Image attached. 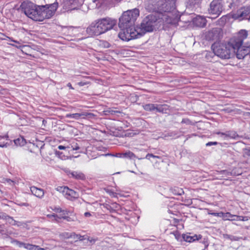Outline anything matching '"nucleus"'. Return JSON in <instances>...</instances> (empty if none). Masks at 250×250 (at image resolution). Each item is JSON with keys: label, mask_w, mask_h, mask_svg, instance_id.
<instances>
[{"label": "nucleus", "mask_w": 250, "mask_h": 250, "mask_svg": "<svg viewBox=\"0 0 250 250\" xmlns=\"http://www.w3.org/2000/svg\"><path fill=\"white\" fill-rule=\"evenodd\" d=\"M58 7L57 1L45 5H36L31 2L24 1L21 4L19 10L34 21H42L51 18Z\"/></svg>", "instance_id": "nucleus-1"}, {"label": "nucleus", "mask_w": 250, "mask_h": 250, "mask_svg": "<svg viewBox=\"0 0 250 250\" xmlns=\"http://www.w3.org/2000/svg\"><path fill=\"white\" fill-rule=\"evenodd\" d=\"M174 3L169 0H148L146 4V9L149 12L158 13L162 18V25L176 24L178 21L176 16L171 13L175 9Z\"/></svg>", "instance_id": "nucleus-2"}, {"label": "nucleus", "mask_w": 250, "mask_h": 250, "mask_svg": "<svg viewBox=\"0 0 250 250\" xmlns=\"http://www.w3.org/2000/svg\"><path fill=\"white\" fill-rule=\"evenodd\" d=\"M139 16V10L136 8L123 13L119 22V27L122 31L118 34V37L121 40L129 41L135 39L131 33L137 31V27H135L134 25Z\"/></svg>", "instance_id": "nucleus-3"}, {"label": "nucleus", "mask_w": 250, "mask_h": 250, "mask_svg": "<svg viewBox=\"0 0 250 250\" xmlns=\"http://www.w3.org/2000/svg\"><path fill=\"white\" fill-rule=\"evenodd\" d=\"M162 18L158 13L146 16L142 21L140 27H137L136 32L131 33L135 39L139 38L147 32H151L159 29L162 25Z\"/></svg>", "instance_id": "nucleus-4"}, {"label": "nucleus", "mask_w": 250, "mask_h": 250, "mask_svg": "<svg viewBox=\"0 0 250 250\" xmlns=\"http://www.w3.org/2000/svg\"><path fill=\"white\" fill-rule=\"evenodd\" d=\"M233 47L230 40L227 44L216 42L211 46L214 54L222 59H229L233 57Z\"/></svg>", "instance_id": "nucleus-5"}, {"label": "nucleus", "mask_w": 250, "mask_h": 250, "mask_svg": "<svg viewBox=\"0 0 250 250\" xmlns=\"http://www.w3.org/2000/svg\"><path fill=\"white\" fill-rule=\"evenodd\" d=\"M230 43L232 45H234L233 57L236 55L238 59H242L250 54V45H243L242 44V39L232 38L230 39Z\"/></svg>", "instance_id": "nucleus-6"}, {"label": "nucleus", "mask_w": 250, "mask_h": 250, "mask_svg": "<svg viewBox=\"0 0 250 250\" xmlns=\"http://www.w3.org/2000/svg\"><path fill=\"white\" fill-rule=\"evenodd\" d=\"M98 20L103 34L113 29L117 23V20L109 17L99 19Z\"/></svg>", "instance_id": "nucleus-7"}, {"label": "nucleus", "mask_w": 250, "mask_h": 250, "mask_svg": "<svg viewBox=\"0 0 250 250\" xmlns=\"http://www.w3.org/2000/svg\"><path fill=\"white\" fill-rule=\"evenodd\" d=\"M221 0H213L210 3L208 12L209 14L214 16L212 19L219 17L223 11Z\"/></svg>", "instance_id": "nucleus-8"}, {"label": "nucleus", "mask_w": 250, "mask_h": 250, "mask_svg": "<svg viewBox=\"0 0 250 250\" xmlns=\"http://www.w3.org/2000/svg\"><path fill=\"white\" fill-rule=\"evenodd\" d=\"M102 29L98 19L94 21L87 27L86 33L90 36H97L102 34Z\"/></svg>", "instance_id": "nucleus-9"}, {"label": "nucleus", "mask_w": 250, "mask_h": 250, "mask_svg": "<svg viewBox=\"0 0 250 250\" xmlns=\"http://www.w3.org/2000/svg\"><path fill=\"white\" fill-rule=\"evenodd\" d=\"M233 18L235 19L250 20V7H243L238 9L233 15Z\"/></svg>", "instance_id": "nucleus-10"}, {"label": "nucleus", "mask_w": 250, "mask_h": 250, "mask_svg": "<svg viewBox=\"0 0 250 250\" xmlns=\"http://www.w3.org/2000/svg\"><path fill=\"white\" fill-rule=\"evenodd\" d=\"M222 30L221 28H213L208 31L206 34V38L208 40H219L222 36Z\"/></svg>", "instance_id": "nucleus-11"}, {"label": "nucleus", "mask_w": 250, "mask_h": 250, "mask_svg": "<svg viewBox=\"0 0 250 250\" xmlns=\"http://www.w3.org/2000/svg\"><path fill=\"white\" fill-rule=\"evenodd\" d=\"M95 116L93 113L87 112H83L82 113H76L73 114H67L65 115V118L74 119L78 120L80 118L85 119L86 117L92 118Z\"/></svg>", "instance_id": "nucleus-12"}, {"label": "nucleus", "mask_w": 250, "mask_h": 250, "mask_svg": "<svg viewBox=\"0 0 250 250\" xmlns=\"http://www.w3.org/2000/svg\"><path fill=\"white\" fill-rule=\"evenodd\" d=\"M206 18L201 16H197L193 19V23L194 25L199 27H203L207 24Z\"/></svg>", "instance_id": "nucleus-13"}, {"label": "nucleus", "mask_w": 250, "mask_h": 250, "mask_svg": "<svg viewBox=\"0 0 250 250\" xmlns=\"http://www.w3.org/2000/svg\"><path fill=\"white\" fill-rule=\"evenodd\" d=\"M63 2L66 9H75L78 6V0H63Z\"/></svg>", "instance_id": "nucleus-14"}, {"label": "nucleus", "mask_w": 250, "mask_h": 250, "mask_svg": "<svg viewBox=\"0 0 250 250\" xmlns=\"http://www.w3.org/2000/svg\"><path fill=\"white\" fill-rule=\"evenodd\" d=\"M30 190L34 195L40 199H42L44 196V191L43 189L32 186L30 187Z\"/></svg>", "instance_id": "nucleus-15"}, {"label": "nucleus", "mask_w": 250, "mask_h": 250, "mask_svg": "<svg viewBox=\"0 0 250 250\" xmlns=\"http://www.w3.org/2000/svg\"><path fill=\"white\" fill-rule=\"evenodd\" d=\"M182 237L184 241L188 242H193L196 240H198L202 238V236L201 235H194L193 236H190L188 234H183Z\"/></svg>", "instance_id": "nucleus-16"}, {"label": "nucleus", "mask_w": 250, "mask_h": 250, "mask_svg": "<svg viewBox=\"0 0 250 250\" xmlns=\"http://www.w3.org/2000/svg\"><path fill=\"white\" fill-rule=\"evenodd\" d=\"M221 3L223 10H229L234 7V3L233 0H221Z\"/></svg>", "instance_id": "nucleus-17"}, {"label": "nucleus", "mask_w": 250, "mask_h": 250, "mask_svg": "<svg viewBox=\"0 0 250 250\" xmlns=\"http://www.w3.org/2000/svg\"><path fill=\"white\" fill-rule=\"evenodd\" d=\"M65 196H66V197L67 199H70V198H78L79 197V194L75 191L69 189L68 188H67V189H66V191L65 192Z\"/></svg>", "instance_id": "nucleus-18"}, {"label": "nucleus", "mask_w": 250, "mask_h": 250, "mask_svg": "<svg viewBox=\"0 0 250 250\" xmlns=\"http://www.w3.org/2000/svg\"><path fill=\"white\" fill-rule=\"evenodd\" d=\"M218 134H220L221 136H225V137H229L232 139H236V137H238V135L234 131H227L225 133L223 132H218Z\"/></svg>", "instance_id": "nucleus-19"}, {"label": "nucleus", "mask_w": 250, "mask_h": 250, "mask_svg": "<svg viewBox=\"0 0 250 250\" xmlns=\"http://www.w3.org/2000/svg\"><path fill=\"white\" fill-rule=\"evenodd\" d=\"M122 0H95L94 2H98L100 4L99 6V7H100L102 5H109L110 2H119Z\"/></svg>", "instance_id": "nucleus-20"}, {"label": "nucleus", "mask_w": 250, "mask_h": 250, "mask_svg": "<svg viewBox=\"0 0 250 250\" xmlns=\"http://www.w3.org/2000/svg\"><path fill=\"white\" fill-rule=\"evenodd\" d=\"M72 176L77 180H84L85 178V175L81 172L73 171L71 173Z\"/></svg>", "instance_id": "nucleus-21"}, {"label": "nucleus", "mask_w": 250, "mask_h": 250, "mask_svg": "<svg viewBox=\"0 0 250 250\" xmlns=\"http://www.w3.org/2000/svg\"><path fill=\"white\" fill-rule=\"evenodd\" d=\"M0 218L6 220L8 223L12 225L15 226L17 224V221L12 217L10 216L3 214L2 216H0Z\"/></svg>", "instance_id": "nucleus-22"}, {"label": "nucleus", "mask_w": 250, "mask_h": 250, "mask_svg": "<svg viewBox=\"0 0 250 250\" xmlns=\"http://www.w3.org/2000/svg\"><path fill=\"white\" fill-rule=\"evenodd\" d=\"M236 215H232L230 212H226L223 214V219L224 220H236Z\"/></svg>", "instance_id": "nucleus-23"}, {"label": "nucleus", "mask_w": 250, "mask_h": 250, "mask_svg": "<svg viewBox=\"0 0 250 250\" xmlns=\"http://www.w3.org/2000/svg\"><path fill=\"white\" fill-rule=\"evenodd\" d=\"M143 107L144 109L146 111H152L154 110H156L157 104H146L143 105Z\"/></svg>", "instance_id": "nucleus-24"}, {"label": "nucleus", "mask_w": 250, "mask_h": 250, "mask_svg": "<svg viewBox=\"0 0 250 250\" xmlns=\"http://www.w3.org/2000/svg\"><path fill=\"white\" fill-rule=\"evenodd\" d=\"M167 105H158L157 104L156 111L162 113H166L167 110Z\"/></svg>", "instance_id": "nucleus-25"}, {"label": "nucleus", "mask_w": 250, "mask_h": 250, "mask_svg": "<svg viewBox=\"0 0 250 250\" xmlns=\"http://www.w3.org/2000/svg\"><path fill=\"white\" fill-rule=\"evenodd\" d=\"M223 236L224 239H229L232 241H237L239 240L240 239V238L238 237L228 234H224Z\"/></svg>", "instance_id": "nucleus-26"}, {"label": "nucleus", "mask_w": 250, "mask_h": 250, "mask_svg": "<svg viewBox=\"0 0 250 250\" xmlns=\"http://www.w3.org/2000/svg\"><path fill=\"white\" fill-rule=\"evenodd\" d=\"M122 155H123V157L129 158L130 159L137 158L138 159H140V158L137 157L133 152L130 151L123 153Z\"/></svg>", "instance_id": "nucleus-27"}, {"label": "nucleus", "mask_w": 250, "mask_h": 250, "mask_svg": "<svg viewBox=\"0 0 250 250\" xmlns=\"http://www.w3.org/2000/svg\"><path fill=\"white\" fill-rule=\"evenodd\" d=\"M14 143L16 146H23L26 144V141L23 137H21L15 139Z\"/></svg>", "instance_id": "nucleus-28"}, {"label": "nucleus", "mask_w": 250, "mask_h": 250, "mask_svg": "<svg viewBox=\"0 0 250 250\" xmlns=\"http://www.w3.org/2000/svg\"><path fill=\"white\" fill-rule=\"evenodd\" d=\"M248 33L247 31L244 30H241L239 33V35L237 37H234V38H241L242 39V42H243L244 39L247 37Z\"/></svg>", "instance_id": "nucleus-29"}, {"label": "nucleus", "mask_w": 250, "mask_h": 250, "mask_svg": "<svg viewBox=\"0 0 250 250\" xmlns=\"http://www.w3.org/2000/svg\"><path fill=\"white\" fill-rule=\"evenodd\" d=\"M5 234H4V235L6 237H9L10 235H13L14 237H16L18 233L16 232H13L12 230H9L6 228L5 229Z\"/></svg>", "instance_id": "nucleus-30"}, {"label": "nucleus", "mask_w": 250, "mask_h": 250, "mask_svg": "<svg viewBox=\"0 0 250 250\" xmlns=\"http://www.w3.org/2000/svg\"><path fill=\"white\" fill-rule=\"evenodd\" d=\"M47 217L50 219L53 218L52 220L57 222H59V220L61 219V217L55 214H48Z\"/></svg>", "instance_id": "nucleus-31"}, {"label": "nucleus", "mask_w": 250, "mask_h": 250, "mask_svg": "<svg viewBox=\"0 0 250 250\" xmlns=\"http://www.w3.org/2000/svg\"><path fill=\"white\" fill-rule=\"evenodd\" d=\"M22 247H24L25 249L29 250H34V248H35V245L27 244L23 243Z\"/></svg>", "instance_id": "nucleus-32"}, {"label": "nucleus", "mask_w": 250, "mask_h": 250, "mask_svg": "<svg viewBox=\"0 0 250 250\" xmlns=\"http://www.w3.org/2000/svg\"><path fill=\"white\" fill-rule=\"evenodd\" d=\"M67 187L63 186V187H58L56 188V189L60 192L62 193L64 195L65 194V192L66 191V189H67Z\"/></svg>", "instance_id": "nucleus-33"}, {"label": "nucleus", "mask_w": 250, "mask_h": 250, "mask_svg": "<svg viewBox=\"0 0 250 250\" xmlns=\"http://www.w3.org/2000/svg\"><path fill=\"white\" fill-rule=\"evenodd\" d=\"M152 157L153 158H158V159H161V157L159 156L154 155V154L152 153H148L146 156L145 158L148 160H150V158Z\"/></svg>", "instance_id": "nucleus-34"}, {"label": "nucleus", "mask_w": 250, "mask_h": 250, "mask_svg": "<svg viewBox=\"0 0 250 250\" xmlns=\"http://www.w3.org/2000/svg\"><path fill=\"white\" fill-rule=\"evenodd\" d=\"M11 243H15L17 245H18L20 248L22 247V245L23 244V242H20L17 240L11 239Z\"/></svg>", "instance_id": "nucleus-35"}, {"label": "nucleus", "mask_w": 250, "mask_h": 250, "mask_svg": "<svg viewBox=\"0 0 250 250\" xmlns=\"http://www.w3.org/2000/svg\"><path fill=\"white\" fill-rule=\"evenodd\" d=\"M5 229L6 228L4 224L0 225V234L4 235V234H5Z\"/></svg>", "instance_id": "nucleus-36"}, {"label": "nucleus", "mask_w": 250, "mask_h": 250, "mask_svg": "<svg viewBox=\"0 0 250 250\" xmlns=\"http://www.w3.org/2000/svg\"><path fill=\"white\" fill-rule=\"evenodd\" d=\"M199 0H188V3L190 6H194L198 3Z\"/></svg>", "instance_id": "nucleus-37"}, {"label": "nucleus", "mask_w": 250, "mask_h": 250, "mask_svg": "<svg viewBox=\"0 0 250 250\" xmlns=\"http://www.w3.org/2000/svg\"><path fill=\"white\" fill-rule=\"evenodd\" d=\"M182 124H186L187 125H193L192 122L188 119H183L181 122Z\"/></svg>", "instance_id": "nucleus-38"}, {"label": "nucleus", "mask_w": 250, "mask_h": 250, "mask_svg": "<svg viewBox=\"0 0 250 250\" xmlns=\"http://www.w3.org/2000/svg\"><path fill=\"white\" fill-rule=\"evenodd\" d=\"M71 147L72 148L73 150H77L80 149V147L77 143H72L71 144Z\"/></svg>", "instance_id": "nucleus-39"}, {"label": "nucleus", "mask_w": 250, "mask_h": 250, "mask_svg": "<svg viewBox=\"0 0 250 250\" xmlns=\"http://www.w3.org/2000/svg\"><path fill=\"white\" fill-rule=\"evenodd\" d=\"M223 214H224V212H213V213H210V214H211L214 216H218V217H221L222 218L223 217Z\"/></svg>", "instance_id": "nucleus-40"}, {"label": "nucleus", "mask_w": 250, "mask_h": 250, "mask_svg": "<svg viewBox=\"0 0 250 250\" xmlns=\"http://www.w3.org/2000/svg\"><path fill=\"white\" fill-rule=\"evenodd\" d=\"M61 217V219L63 218L64 219L66 220L67 221L70 222L74 221L73 219H72V218L69 216H66V215H62V216H60Z\"/></svg>", "instance_id": "nucleus-41"}, {"label": "nucleus", "mask_w": 250, "mask_h": 250, "mask_svg": "<svg viewBox=\"0 0 250 250\" xmlns=\"http://www.w3.org/2000/svg\"><path fill=\"white\" fill-rule=\"evenodd\" d=\"M3 139H0V147H4L6 146V145L7 142H5V141H2ZM5 141H7L6 139H4Z\"/></svg>", "instance_id": "nucleus-42"}, {"label": "nucleus", "mask_w": 250, "mask_h": 250, "mask_svg": "<svg viewBox=\"0 0 250 250\" xmlns=\"http://www.w3.org/2000/svg\"><path fill=\"white\" fill-rule=\"evenodd\" d=\"M246 217L236 215L235 219H236V220H241L243 221H245L248 220L247 219H246Z\"/></svg>", "instance_id": "nucleus-43"}, {"label": "nucleus", "mask_w": 250, "mask_h": 250, "mask_svg": "<svg viewBox=\"0 0 250 250\" xmlns=\"http://www.w3.org/2000/svg\"><path fill=\"white\" fill-rule=\"evenodd\" d=\"M73 238L74 239H79L80 240H83V236H81V235L80 234H73Z\"/></svg>", "instance_id": "nucleus-44"}, {"label": "nucleus", "mask_w": 250, "mask_h": 250, "mask_svg": "<svg viewBox=\"0 0 250 250\" xmlns=\"http://www.w3.org/2000/svg\"><path fill=\"white\" fill-rule=\"evenodd\" d=\"M102 45L105 48H109L111 46L110 44L106 41H104L102 42Z\"/></svg>", "instance_id": "nucleus-45"}, {"label": "nucleus", "mask_w": 250, "mask_h": 250, "mask_svg": "<svg viewBox=\"0 0 250 250\" xmlns=\"http://www.w3.org/2000/svg\"><path fill=\"white\" fill-rule=\"evenodd\" d=\"M175 236V238L178 240L180 238V234L178 231H175L172 233Z\"/></svg>", "instance_id": "nucleus-46"}, {"label": "nucleus", "mask_w": 250, "mask_h": 250, "mask_svg": "<svg viewBox=\"0 0 250 250\" xmlns=\"http://www.w3.org/2000/svg\"><path fill=\"white\" fill-rule=\"evenodd\" d=\"M56 211L58 212H62V215L67 214V212L66 211L62 210L61 208H57Z\"/></svg>", "instance_id": "nucleus-47"}, {"label": "nucleus", "mask_w": 250, "mask_h": 250, "mask_svg": "<svg viewBox=\"0 0 250 250\" xmlns=\"http://www.w3.org/2000/svg\"><path fill=\"white\" fill-rule=\"evenodd\" d=\"M212 53L211 52H207L206 55V58L207 60L210 61V58H211Z\"/></svg>", "instance_id": "nucleus-48"}, {"label": "nucleus", "mask_w": 250, "mask_h": 250, "mask_svg": "<svg viewBox=\"0 0 250 250\" xmlns=\"http://www.w3.org/2000/svg\"><path fill=\"white\" fill-rule=\"evenodd\" d=\"M104 207L106 208H107L108 210H109L110 211H112L114 210V209H113V208L110 205H109L108 204H106L104 206Z\"/></svg>", "instance_id": "nucleus-49"}, {"label": "nucleus", "mask_w": 250, "mask_h": 250, "mask_svg": "<svg viewBox=\"0 0 250 250\" xmlns=\"http://www.w3.org/2000/svg\"><path fill=\"white\" fill-rule=\"evenodd\" d=\"M217 144V142H208L207 144V146H211L212 145H216Z\"/></svg>", "instance_id": "nucleus-50"}, {"label": "nucleus", "mask_w": 250, "mask_h": 250, "mask_svg": "<svg viewBox=\"0 0 250 250\" xmlns=\"http://www.w3.org/2000/svg\"><path fill=\"white\" fill-rule=\"evenodd\" d=\"M244 154L250 156V149H246L244 151Z\"/></svg>", "instance_id": "nucleus-51"}, {"label": "nucleus", "mask_w": 250, "mask_h": 250, "mask_svg": "<svg viewBox=\"0 0 250 250\" xmlns=\"http://www.w3.org/2000/svg\"><path fill=\"white\" fill-rule=\"evenodd\" d=\"M34 250H47L44 248H41L38 246L35 245V248H34Z\"/></svg>", "instance_id": "nucleus-52"}, {"label": "nucleus", "mask_w": 250, "mask_h": 250, "mask_svg": "<svg viewBox=\"0 0 250 250\" xmlns=\"http://www.w3.org/2000/svg\"><path fill=\"white\" fill-rule=\"evenodd\" d=\"M66 148H70V147L69 146H67L66 147L64 146H58V148L60 149V150H62V149H65Z\"/></svg>", "instance_id": "nucleus-53"}, {"label": "nucleus", "mask_w": 250, "mask_h": 250, "mask_svg": "<svg viewBox=\"0 0 250 250\" xmlns=\"http://www.w3.org/2000/svg\"><path fill=\"white\" fill-rule=\"evenodd\" d=\"M5 181L8 183H9L10 185H13L14 184V182L12 180H11V179H6L5 180Z\"/></svg>", "instance_id": "nucleus-54"}, {"label": "nucleus", "mask_w": 250, "mask_h": 250, "mask_svg": "<svg viewBox=\"0 0 250 250\" xmlns=\"http://www.w3.org/2000/svg\"><path fill=\"white\" fill-rule=\"evenodd\" d=\"M18 226H23V225H25V224L24 223H22V222H17V224H16Z\"/></svg>", "instance_id": "nucleus-55"}, {"label": "nucleus", "mask_w": 250, "mask_h": 250, "mask_svg": "<svg viewBox=\"0 0 250 250\" xmlns=\"http://www.w3.org/2000/svg\"><path fill=\"white\" fill-rule=\"evenodd\" d=\"M78 84L80 85V86H83L85 84H86V83H84V82H79L78 83Z\"/></svg>", "instance_id": "nucleus-56"}, {"label": "nucleus", "mask_w": 250, "mask_h": 250, "mask_svg": "<svg viewBox=\"0 0 250 250\" xmlns=\"http://www.w3.org/2000/svg\"><path fill=\"white\" fill-rule=\"evenodd\" d=\"M8 136H0V139H6V140H8Z\"/></svg>", "instance_id": "nucleus-57"}, {"label": "nucleus", "mask_w": 250, "mask_h": 250, "mask_svg": "<svg viewBox=\"0 0 250 250\" xmlns=\"http://www.w3.org/2000/svg\"><path fill=\"white\" fill-rule=\"evenodd\" d=\"M84 216H85V217H89L90 216H91V214H90V212H85V213H84Z\"/></svg>", "instance_id": "nucleus-58"}, {"label": "nucleus", "mask_w": 250, "mask_h": 250, "mask_svg": "<svg viewBox=\"0 0 250 250\" xmlns=\"http://www.w3.org/2000/svg\"><path fill=\"white\" fill-rule=\"evenodd\" d=\"M67 86H68V87H69L70 89H74V88L72 87V86L71 84L70 83H67Z\"/></svg>", "instance_id": "nucleus-59"}, {"label": "nucleus", "mask_w": 250, "mask_h": 250, "mask_svg": "<svg viewBox=\"0 0 250 250\" xmlns=\"http://www.w3.org/2000/svg\"><path fill=\"white\" fill-rule=\"evenodd\" d=\"M109 194H110L111 195H112L113 196H114V194H115V193H114L113 191H110V192H109Z\"/></svg>", "instance_id": "nucleus-60"}, {"label": "nucleus", "mask_w": 250, "mask_h": 250, "mask_svg": "<svg viewBox=\"0 0 250 250\" xmlns=\"http://www.w3.org/2000/svg\"><path fill=\"white\" fill-rule=\"evenodd\" d=\"M112 205L114 206L113 207L117 208V205L116 203L113 204Z\"/></svg>", "instance_id": "nucleus-61"}, {"label": "nucleus", "mask_w": 250, "mask_h": 250, "mask_svg": "<svg viewBox=\"0 0 250 250\" xmlns=\"http://www.w3.org/2000/svg\"><path fill=\"white\" fill-rule=\"evenodd\" d=\"M89 241H90L91 242H93V243H94V242H95V240H92V239H91V240H90Z\"/></svg>", "instance_id": "nucleus-62"}, {"label": "nucleus", "mask_w": 250, "mask_h": 250, "mask_svg": "<svg viewBox=\"0 0 250 250\" xmlns=\"http://www.w3.org/2000/svg\"><path fill=\"white\" fill-rule=\"evenodd\" d=\"M0 216H1V215H0Z\"/></svg>", "instance_id": "nucleus-63"}]
</instances>
